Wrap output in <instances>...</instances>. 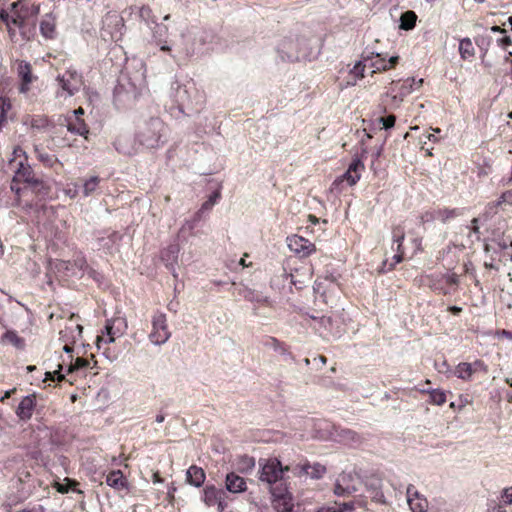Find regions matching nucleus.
I'll return each mask as SVG.
<instances>
[{"label": "nucleus", "instance_id": "nucleus-1", "mask_svg": "<svg viewBox=\"0 0 512 512\" xmlns=\"http://www.w3.org/2000/svg\"><path fill=\"white\" fill-rule=\"evenodd\" d=\"M39 11L38 5L24 0L17 1L11 4L10 11L4 9L0 11V19L5 23L11 38L16 35L18 29L21 36L28 39L27 25L39 14Z\"/></svg>", "mask_w": 512, "mask_h": 512}, {"label": "nucleus", "instance_id": "nucleus-2", "mask_svg": "<svg viewBox=\"0 0 512 512\" xmlns=\"http://www.w3.org/2000/svg\"><path fill=\"white\" fill-rule=\"evenodd\" d=\"M167 141V127L158 117H152L138 124L135 143L145 149H156Z\"/></svg>", "mask_w": 512, "mask_h": 512}, {"label": "nucleus", "instance_id": "nucleus-3", "mask_svg": "<svg viewBox=\"0 0 512 512\" xmlns=\"http://www.w3.org/2000/svg\"><path fill=\"white\" fill-rule=\"evenodd\" d=\"M8 167L14 172L11 190L16 194H19L22 190L21 183L37 191L43 187L42 181L35 177L31 166L26 163V158L15 157L9 162Z\"/></svg>", "mask_w": 512, "mask_h": 512}, {"label": "nucleus", "instance_id": "nucleus-4", "mask_svg": "<svg viewBox=\"0 0 512 512\" xmlns=\"http://www.w3.org/2000/svg\"><path fill=\"white\" fill-rule=\"evenodd\" d=\"M259 466V481L266 484L270 492L273 488L287 486L284 473L292 472V466L283 467L277 458L261 459Z\"/></svg>", "mask_w": 512, "mask_h": 512}, {"label": "nucleus", "instance_id": "nucleus-5", "mask_svg": "<svg viewBox=\"0 0 512 512\" xmlns=\"http://www.w3.org/2000/svg\"><path fill=\"white\" fill-rule=\"evenodd\" d=\"M58 89L56 90V98H70L78 93L84 84L83 76L75 68H68L64 73L56 77Z\"/></svg>", "mask_w": 512, "mask_h": 512}, {"label": "nucleus", "instance_id": "nucleus-6", "mask_svg": "<svg viewBox=\"0 0 512 512\" xmlns=\"http://www.w3.org/2000/svg\"><path fill=\"white\" fill-rule=\"evenodd\" d=\"M152 330L149 334L150 341L157 346L165 344L171 337L168 329L166 314L157 311L152 317Z\"/></svg>", "mask_w": 512, "mask_h": 512}, {"label": "nucleus", "instance_id": "nucleus-7", "mask_svg": "<svg viewBox=\"0 0 512 512\" xmlns=\"http://www.w3.org/2000/svg\"><path fill=\"white\" fill-rule=\"evenodd\" d=\"M126 328L127 322L122 317H117L112 320H108L105 325L107 337L98 336L96 341L97 347L100 348L102 343H113L115 341V337H120L121 335H123Z\"/></svg>", "mask_w": 512, "mask_h": 512}, {"label": "nucleus", "instance_id": "nucleus-8", "mask_svg": "<svg viewBox=\"0 0 512 512\" xmlns=\"http://www.w3.org/2000/svg\"><path fill=\"white\" fill-rule=\"evenodd\" d=\"M272 497V505L276 512H292L294 507L292 494L286 487L273 488L270 492Z\"/></svg>", "mask_w": 512, "mask_h": 512}, {"label": "nucleus", "instance_id": "nucleus-9", "mask_svg": "<svg viewBox=\"0 0 512 512\" xmlns=\"http://www.w3.org/2000/svg\"><path fill=\"white\" fill-rule=\"evenodd\" d=\"M226 492L216 488L214 485H207L203 490V501L208 507L216 506L218 512H224L227 507Z\"/></svg>", "mask_w": 512, "mask_h": 512}, {"label": "nucleus", "instance_id": "nucleus-10", "mask_svg": "<svg viewBox=\"0 0 512 512\" xmlns=\"http://www.w3.org/2000/svg\"><path fill=\"white\" fill-rule=\"evenodd\" d=\"M287 245L290 251L300 258L308 257L316 251L315 244L298 235L287 237Z\"/></svg>", "mask_w": 512, "mask_h": 512}, {"label": "nucleus", "instance_id": "nucleus-11", "mask_svg": "<svg viewBox=\"0 0 512 512\" xmlns=\"http://www.w3.org/2000/svg\"><path fill=\"white\" fill-rule=\"evenodd\" d=\"M358 479L350 473H342L336 480L334 493L337 496H346L355 493L357 488Z\"/></svg>", "mask_w": 512, "mask_h": 512}, {"label": "nucleus", "instance_id": "nucleus-12", "mask_svg": "<svg viewBox=\"0 0 512 512\" xmlns=\"http://www.w3.org/2000/svg\"><path fill=\"white\" fill-rule=\"evenodd\" d=\"M326 473V468L320 463L296 464L292 466V474L298 477L308 476L312 479H320Z\"/></svg>", "mask_w": 512, "mask_h": 512}, {"label": "nucleus", "instance_id": "nucleus-13", "mask_svg": "<svg viewBox=\"0 0 512 512\" xmlns=\"http://www.w3.org/2000/svg\"><path fill=\"white\" fill-rule=\"evenodd\" d=\"M277 52L282 60L294 62L299 60V43L294 39H284L277 46Z\"/></svg>", "mask_w": 512, "mask_h": 512}, {"label": "nucleus", "instance_id": "nucleus-14", "mask_svg": "<svg viewBox=\"0 0 512 512\" xmlns=\"http://www.w3.org/2000/svg\"><path fill=\"white\" fill-rule=\"evenodd\" d=\"M363 169V163L359 159H354L350 163L348 170L341 177L337 178L333 184L338 185L346 181L349 186H353L360 179V172Z\"/></svg>", "mask_w": 512, "mask_h": 512}, {"label": "nucleus", "instance_id": "nucleus-15", "mask_svg": "<svg viewBox=\"0 0 512 512\" xmlns=\"http://www.w3.org/2000/svg\"><path fill=\"white\" fill-rule=\"evenodd\" d=\"M405 237L404 228L400 225L394 226L392 228V246L391 249L396 251V254L393 256V263L390 265L394 267L396 264L400 263L403 260L404 250L402 249V242Z\"/></svg>", "mask_w": 512, "mask_h": 512}, {"label": "nucleus", "instance_id": "nucleus-16", "mask_svg": "<svg viewBox=\"0 0 512 512\" xmlns=\"http://www.w3.org/2000/svg\"><path fill=\"white\" fill-rule=\"evenodd\" d=\"M407 502L412 512H425L428 508V502L417 491L415 486L409 485L406 491Z\"/></svg>", "mask_w": 512, "mask_h": 512}, {"label": "nucleus", "instance_id": "nucleus-17", "mask_svg": "<svg viewBox=\"0 0 512 512\" xmlns=\"http://www.w3.org/2000/svg\"><path fill=\"white\" fill-rule=\"evenodd\" d=\"M17 73L21 79V92H27L29 85L34 81L35 77L32 75V69L30 63L24 60H17Z\"/></svg>", "mask_w": 512, "mask_h": 512}, {"label": "nucleus", "instance_id": "nucleus-18", "mask_svg": "<svg viewBox=\"0 0 512 512\" xmlns=\"http://www.w3.org/2000/svg\"><path fill=\"white\" fill-rule=\"evenodd\" d=\"M36 406L34 395L25 396L19 403L16 409V415L20 420L27 421L31 419Z\"/></svg>", "mask_w": 512, "mask_h": 512}, {"label": "nucleus", "instance_id": "nucleus-19", "mask_svg": "<svg viewBox=\"0 0 512 512\" xmlns=\"http://www.w3.org/2000/svg\"><path fill=\"white\" fill-rule=\"evenodd\" d=\"M422 82V79L416 80L415 78H407L405 81L400 83L398 93L392 97L394 104L399 105L403 101L404 97L414 91V85L419 88Z\"/></svg>", "mask_w": 512, "mask_h": 512}, {"label": "nucleus", "instance_id": "nucleus-20", "mask_svg": "<svg viewBox=\"0 0 512 512\" xmlns=\"http://www.w3.org/2000/svg\"><path fill=\"white\" fill-rule=\"evenodd\" d=\"M225 487L226 490L231 493H242L246 491L247 484L243 477L234 472H230L226 475Z\"/></svg>", "mask_w": 512, "mask_h": 512}, {"label": "nucleus", "instance_id": "nucleus-21", "mask_svg": "<svg viewBox=\"0 0 512 512\" xmlns=\"http://www.w3.org/2000/svg\"><path fill=\"white\" fill-rule=\"evenodd\" d=\"M179 246L177 244H171L161 252V260L165 263L166 267L175 274V265L178 260Z\"/></svg>", "mask_w": 512, "mask_h": 512}, {"label": "nucleus", "instance_id": "nucleus-22", "mask_svg": "<svg viewBox=\"0 0 512 512\" xmlns=\"http://www.w3.org/2000/svg\"><path fill=\"white\" fill-rule=\"evenodd\" d=\"M61 266L66 270L71 271L72 276H81L88 269L87 261L81 255L76 256L72 262H61Z\"/></svg>", "mask_w": 512, "mask_h": 512}, {"label": "nucleus", "instance_id": "nucleus-23", "mask_svg": "<svg viewBox=\"0 0 512 512\" xmlns=\"http://www.w3.org/2000/svg\"><path fill=\"white\" fill-rule=\"evenodd\" d=\"M206 475L204 470L201 467L196 465H192L188 468L186 472V480L187 482L195 487H201L205 482Z\"/></svg>", "mask_w": 512, "mask_h": 512}, {"label": "nucleus", "instance_id": "nucleus-24", "mask_svg": "<svg viewBox=\"0 0 512 512\" xmlns=\"http://www.w3.org/2000/svg\"><path fill=\"white\" fill-rule=\"evenodd\" d=\"M338 441L347 445H357L361 442L360 436L353 430L341 428L335 429Z\"/></svg>", "mask_w": 512, "mask_h": 512}, {"label": "nucleus", "instance_id": "nucleus-25", "mask_svg": "<svg viewBox=\"0 0 512 512\" xmlns=\"http://www.w3.org/2000/svg\"><path fill=\"white\" fill-rule=\"evenodd\" d=\"M55 28V18L51 14H46L40 22L41 34L47 39H52L56 34Z\"/></svg>", "mask_w": 512, "mask_h": 512}, {"label": "nucleus", "instance_id": "nucleus-26", "mask_svg": "<svg viewBox=\"0 0 512 512\" xmlns=\"http://www.w3.org/2000/svg\"><path fill=\"white\" fill-rule=\"evenodd\" d=\"M363 61L368 63V66L373 68V72L388 70V63L386 58L381 57L379 53H376L374 58L368 55L364 56Z\"/></svg>", "mask_w": 512, "mask_h": 512}, {"label": "nucleus", "instance_id": "nucleus-27", "mask_svg": "<svg viewBox=\"0 0 512 512\" xmlns=\"http://www.w3.org/2000/svg\"><path fill=\"white\" fill-rule=\"evenodd\" d=\"M106 483L115 489H124L126 487V481L123 473L120 470H114L110 472L106 477Z\"/></svg>", "mask_w": 512, "mask_h": 512}, {"label": "nucleus", "instance_id": "nucleus-28", "mask_svg": "<svg viewBox=\"0 0 512 512\" xmlns=\"http://www.w3.org/2000/svg\"><path fill=\"white\" fill-rule=\"evenodd\" d=\"M67 131L85 137L89 133L88 127L85 124V122L78 117H76V119L68 120Z\"/></svg>", "mask_w": 512, "mask_h": 512}, {"label": "nucleus", "instance_id": "nucleus-29", "mask_svg": "<svg viewBox=\"0 0 512 512\" xmlns=\"http://www.w3.org/2000/svg\"><path fill=\"white\" fill-rule=\"evenodd\" d=\"M100 178L98 176H91L86 179L81 187V191L84 197H88L95 193L99 187Z\"/></svg>", "mask_w": 512, "mask_h": 512}, {"label": "nucleus", "instance_id": "nucleus-30", "mask_svg": "<svg viewBox=\"0 0 512 512\" xmlns=\"http://www.w3.org/2000/svg\"><path fill=\"white\" fill-rule=\"evenodd\" d=\"M3 342L9 343L16 347L17 349H23L25 346V341L23 338L19 337L15 331H7L2 336Z\"/></svg>", "mask_w": 512, "mask_h": 512}, {"label": "nucleus", "instance_id": "nucleus-31", "mask_svg": "<svg viewBox=\"0 0 512 512\" xmlns=\"http://www.w3.org/2000/svg\"><path fill=\"white\" fill-rule=\"evenodd\" d=\"M417 15L413 11H406L400 17V28L403 30H411L414 28Z\"/></svg>", "mask_w": 512, "mask_h": 512}, {"label": "nucleus", "instance_id": "nucleus-32", "mask_svg": "<svg viewBox=\"0 0 512 512\" xmlns=\"http://www.w3.org/2000/svg\"><path fill=\"white\" fill-rule=\"evenodd\" d=\"M459 53L461 58L466 60L474 56L475 49L469 38H464L459 43Z\"/></svg>", "mask_w": 512, "mask_h": 512}, {"label": "nucleus", "instance_id": "nucleus-33", "mask_svg": "<svg viewBox=\"0 0 512 512\" xmlns=\"http://www.w3.org/2000/svg\"><path fill=\"white\" fill-rule=\"evenodd\" d=\"M461 213L458 209H439L435 211L434 218L445 223L446 221L459 216Z\"/></svg>", "mask_w": 512, "mask_h": 512}, {"label": "nucleus", "instance_id": "nucleus-34", "mask_svg": "<svg viewBox=\"0 0 512 512\" xmlns=\"http://www.w3.org/2000/svg\"><path fill=\"white\" fill-rule=\"evenodd\" d=\"M455 375L462 380H469L473 375L469 363H467V362L459 363L456 366Z\"/></svg>", "mask_w": 512, "mask_h": 512}, {"label": "nucleus", "instance_id": "nucleus-35", "mask_svg": "<svg viewBox=\"0 0 512 512\" xmlns=\"http://www.w3.org/2000/svg\"><path fill=\"white\" fill-rule=\"evenodd\" d=\"M249 302L252 303H259L269 306L270 301L267 296L263 295L260 292H257L255 290L249 289L246 299Z\"/></svg>", "mask_w": 512, "mask_h": 512}, {"label": "nucleus", "instance_id": "nucleus-36", "mask_svg": "<svg viewBox=\"0 0 512 512\" xmlns=\"http://www.w3.org/2000/svg\"><path fill=\"white\" fill-rule=\"evenodd\" d=\"M264 345L267 348L273 349L274 351H276L280 354H286V352H287L284 344L274 337H268L265 340Z\"/></svg>", "mask_w": 512, "mask_h": 512}, {"label": "nucleus", "instance_id": "nucleus-37", "mask_svg": "<svg viewBox=\"0 0 512 512\" xmlns=\"http://www.w3.org/2000/svg\"><path fill=\"white\" fill-rule=\"evenodd\" d=\"M430 403L435 405H442L446 402V394L440 389H433L429 391Z\"/></svg>", "mask_w": 512, "mask_h": 512}, {"label": "nucleus", "instance_id": "nucleus-38", "mask_svg": "<svg viewBox=\"0 0 512 512\" xmlns=\"http://www.w3.org/2000/svg\"><path fill=\"white\" fill-rule=\"evenodd\" d=\"M375 492L371 493V498L378 503H385V496L382 492V483L380 479H374Z\"/></svg>", "mask_w": 512, "mask_h": 512}, {"label": "nucleus", "instance_id": "nucleus-39", "mask_svg": "<svg viewBox=\"0 0 512 512\" xmlns=\"http://www.w3.org/2000/svg\"><path fill=\"white\" fill-rule=\"evenodd\" d=\"M139 16L142 20L146 21L147 23L151 22L156 24V19L152 15V10L149 6H142L139 11Z\"/></svg>", "mask_w": 512, "mask_h": 512}, {"label": "nucleus", "instance_id": "nucleus-40", "mask_svg": "<svg viewBox=\"0 0 512 512\" xmlns=\"http://www.w3.org/2000/svg\"><path fill=\"white\" fill-rule=\"evenodd\" d=\"M378 121L382 125L381 128L387 130L394 126L396 117L394 115H388L387 117H380Z\"/></svg>", "mask_w": 512, "mask_h": 512}, {"label": "nucleus", "instance_id": "nucleus-41", "mask_svg": "<svg viewBox=\"0 0 512 512\" xmlns=\"http://www.w3.org/2000/svg\"><path fill=\"white\" fill-rule=\"evenodd\" d=\"M233 287H234L233 294L235 296H240V297L246 299L248 291H249L250 288H248L245 285H241V284L240 285H236L235 283H233Z\"/></svg>", "mask_w": 512, "mask_h": 512}, {"label": "nucleus", "instance_id": "nucleus-42", "mask_svg": "<svg viewBox=\"0 0 512 512\" xmlns=\"http://www.w3.org/2000/svg\"><path fill=\"white\" fill-rule=\"evenodd\" d=\"M88 365H89L88 360L78 357V358H76L75 363L69 367L68 371L72 372L74 370L85 368Z\"/></svg>", "mask_w": 512, "mask_h": 512}, {"label": "nucleus", "instance_id": "nucleus-43", "mask_svg": "<svg viewBox=\"0 0 512 512\" xmlns=\"http://www.w3.org/2000/svg\"><path fill=\"white\" fill-rule=\"evenodd\" d=\"M367 65L368 63H365L364 61H359L354 65L353 69L351 70V73H353L356 76L363 77V71Z\"/></svg>", "mask_w": 512, "mask_h": 512}, {"label": "nucleus", "instance_id": "nucleus-44", "mask_svg": "<svg viewBox=\"0 0 512 512\" xmlns=\"http://www.w3.org/2000/svg\"><path fill=\"white\" fill-rule=\"evenodd\" d=\"M469 365L471 367L472 373H475V372H478V371L487 372V366L481 360H476L473 363H469Z\"/></svg>", "mask_w": 512, "mask_h": 512}, {"label": "nucleus", "instance_id": "nucleus-45", "mask_svg": "<svg viewBox=\"0 0 512 512\" xmlns=\"http://www.w3.org/2000/svg\"><path fill=\"white\" fill-rule=\"evenodd\" d=\"M195 226V221L186 220L179 230V236L185 232H192Z\"/></svg>", "mask_w": 512, "mask_h": 512}, {"label": "nucleus", "instance_id": "nucleus-46", "mask_svg": "<svg viewBox=\"0 0 512 512\" xmlns=\"http://www.w3.org/2000/svg\"><path fill=\"white\" fill-rule=\"evenodd\" d=\"M501 203H508V204L512 205V190H508V191L504 192L501 195L500 200L497 202L496 205H499Z\"/></svg>", "mask_w": 512, "mask_h": 512}, {"label": "nucleus", "instance_id": "nucleus-47", "mask_svg": "<svg viewBox=\"0 0 512 512\" xmlns=\"http://www.w3.org/2000/svg\"><path fill=\"white\" fill-rule=\"evenodd\" d=\"M81 190V187L78 186L77 184H73L72 187H68L66 189V194L71 197V198H74L78 195L79 191Z\"/></svg>", "mask_w": 512, "mask_h": 512}, {"label": "nucleus", "instance_id": "nucleus-48", "mask_svg": "<svg viewBox=\"0 0 512 512\" xmlns=\"http://www.w3.org/2000/svg\"><path fill=\"white\" fill-rule=\"evenodd\" d=\"M214 204H215V200L212 199V197H209V199L202 204L200 211H202V212L209 211L210 209H212Z\"/></svg>", "mask_w": 512, "mask_h": 512}, {"label": "nucleus", "instance_id": "nucleus-49", "mask_svg": "<svg viewBox=\"0 0 512 512\" xmlns=\"http://www.w3.org/2000/svg\"><path fill=\"white\" fill-rule=\"evenodd\" d=\"M472 227L470 233H474L476 235V239L479 240V226H478V218H473L471 221Z\"/></svg>", "mask_w": 512, "mask_h": 512}, {"label": "nucleus", "instance_id": "nucleus-50", "mask_svg": "<svg viewBox=\"0 0 512 512\" xmlns=\"http://www.w3.org/2000/svg\"><path fill=\"white\" fill-rule=\"evenodd\" d=\"M458 275L455 274V273H452V274H448L446 276V283L450 284V285H457L458 284Z\"/></svg>", "mask_w": 512, "mask_h": 512}, {"label": "nucleus", "instance_id": "nucleus-51", "mask_svg": "<svg viewBox=\"0 0 512 512\" xmlns=\"http://www.w3.org/2000/svg\"><path fill=\"white\" fill-rule=\"evenodd\" d=\"M155 25H156L155 35L163 36L167 32V27L166 26L160 25V24H157V23Z\"/></svg>", "mask_w": 512, "mask_h": 512}, {"label": "nucleus", "instance_id": "nucleus-52", "mask_svg": "<svg viewBox=\"0 0 512 512\" xmlns=\"http://www.w3.org/2000/svg\"><path fill=\"white\" fill-rule=\"evenodd\" d=\"M45 123H46L45 119H39V120L33 119L31 121V126L34 127V128H41V127H43L45 125Z\"/></svg>", "mask_w": 512, "mask_h": 512}, {"label": "nucleus", "instance_id": "nucleus-53", "mask_svg": "<svg viewBox=\"0 0 512 512\" xmlns=\"http://www.w3.org/2000/svg\"><path fill=\"white\" fill-rule=\"evenodd\" d=\"M56 489L58 492L60 493H67L69 492V490L71 489V486H68L66 484H60V483H57L56 484Z\"/></svg>", "mask_w": 512, "mask_h": 512}, {"label": "nucleus", "instance_id": "nucleus-54", "mask_svg": "<svg viewBox=\"0 0 512 512\" xmlns=\"http://www.w3.org/2000/svg\"><path fill=\"white\" fill-rule=\"evenodd\" d=\"M387 63H388V70L393 68L399 61V57L398 56H392L390 57L388 60L386 59Z\"/></svg>", "mask_w": 512, "mask_h": 512}, {"label": "nucleus", "instance_id": "nucleus-55", "mask_svg": "<svg viewBox=\"0 0 512 512\" xmlns=\"http://www.w3.org/2000/svg\"><path fill=\"white\" fill-rule=\"evenodd\" d=\"M55 375L58 376L59 381H61L64 378V376L59 374L58 371H54V372H46V380L47 379L54 380Z\"/></svg>", "mask_w": 512, "mask_h": 512}, {"label": "nucleus", "instance_id": "nucleus-56", "mask_svg": "<svg viewBox=\"0 0 512 512\" xmlns=\"http://www.w3.org/2000/svg\"><path fill=\"white\" fill-rule=\"evenodd\" d=\"M511 43H512V41H511L510 37H508V36L498 40V44L503 47L511 45Z\"/></svg>", "mask_w": 512, "mask_h": 512}, {"label": "nucleus", "instance_id": "nucleus-57", "mask_svg": "<svg viewBox=\"0 0 512 512\" xmlns=\"http://www.w3.org/2000/svg\"><path fill=\"white\" fill-rule=\"evenodd\" d=\"M374 479L375 478H370L367 483H366V487L367 489L371 492V493H374L375 492V482H374Z\"/></svg>", "mask_w": 512, "mask_h": 512}, {"label": "nucleus", "instance_id": "nucleus-58", "mask_svg": "<svg viewBox=\"0 0 512 512\" xmlns=\"http://www.w3.org/2000/svg\"><path fill=\"white\" fill-rule=\"evenodd\" d=\"M123 79L120 80L119 85L115 89V96L120 97L122 90L124 89V84L122 83Z\"/></svg>", "mask_w": 512, "mask_h": 512}, {"label": "nucleus", "instance_id": "nucleus-59", "mask_svg": "<svg viewBox=\"0 0 512 512\" xmlns=\"http://www.w3.org/2000/svg\"><path fill=\"white\" fill-rule=\"evenodd\" d=\"M491 31L494 33H505L506 30L500 26L494 25L491 27Z\"/></svg>", "mask_w": 512, "mask_h": 512}, {"label": "nucleus", "instance_id": "nucleus-60", "mask_svg": "<svg viewBox=\"0 0 512 512\" xmlns=\"http://www.w3.org/2000/svg\"><path fill=\"white\" fill-rule=\"evenodd\" d=\"M74 119H76V117L80 118L81 115L84 114V109L79 107L78 109L74 110Z\"/></svg>", "mask_w": 512, "mask_h": 512}, {"label": "nucleus", "instance_id": "nucleus-61", "mask_svg": "<svg viewBox=\"0 0 512 512\" xmlns=\"http://www.w3.org/2000/svg\"><path fill=\"white\" fill-rule=\"evenodd\" d=\"M290 278H291L290 282H291L293 285H295V286H296V287H298V288H301V287H302L301 285H302L303 283H302V282H300V281L295 280V279H294V276H293L292 274H290Z\"/></svg>", "mask_w": 512, "mask_h": 512}, {"label": "nucleus", "instance_id": "nucleus-62", "mask_svg": "<svg viewBox=\"0 0 512 512\" xmlns=\"http://www.w3.org/2000/svg\"><path fill=\"white\" fill-rule=\"evenodd\" d=\"M202 213H203V212H202V211H200V209L195 213V215H194V217H193V219H192V221H195V224H196L198 221H200Z\"/></svg>", "mask_w": 512, "mask_h": 512}, {"label": "nucleus", "instance_id": "nucleus-63", "mask_svg": "<svg viewBox=\"0 0 512 512\" xmlns=\"http://www.w3.org/2000/svg\"><path fill=\"white\" fill-rule=\"evenodd\" d=\"M501 335L508 338V339H512V332L511 331H507V330H502L501 332Z\"/></svg>", "mask_w": 512, "mask_h": 512}, {"label": "nucleus", "instance_id": "nucleus-64", "mask_svg": "<svg viewBox=\"0 0 512 512\" xmlns=\"http://www.w3.org/2000/svg\"><path fill=\"white\" fill-rule=\"evenodd\" d=\"M245 462L247 463V466H248L249 468H252V467H254V465H255V461H254V459H253V458H248V457H247V458L245 459Z\"/></svg>", "mask_w": 512, "mask_h": 512}]
</instances>
